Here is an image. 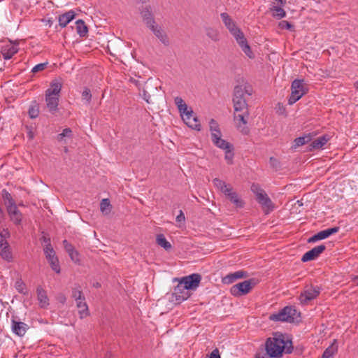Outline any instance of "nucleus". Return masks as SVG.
Returning a JSON list of instances; mask_svg holds the SVG:
<instances>
[{"label": "nucleus", "mask_w": 358, "mask_h": 358, "mask_svg": "<svg viewBox=\"0 0 358 358\" xmlns=\"http://www.w3.org/2000/svg\"><path fill=\"white\" fill-rule=\"evenodd\" d=\"M265 350L269 357L280 358L283 353H291L293 346L291 340L286 335L276 332L267 338Z\"/></svg>", "instance_id": "nucleus-1"}, {"label": "nucleus", "mask_w": 358, "mask_h": 358, "mask_svg": "<svg viewBox=\"0 0 358 358\" xmlns=\"http://www.w3.org/2000/svg\"><path fill=\"white\" fill-rule=\"evenodd\" d=\"M222 20L228 29L229 33L234 36L237 43L241 47L243 52L250 59L254 57V55L248 41L244 36V34L241 29L237 26L236 22L227 13H222L220 14Z\"/></svg>", "instance_id": "nucleus-2"}, {"label": "nucleus", "mask_w": 358, "mask_h": 358, "mask_svg": "<svg viewBox=\"0 0 358 358\" xmlns=\"http://www.w3.org/2000/svg\"><path fill=\"white\" fill-rule=\"evenodd\" d=\"M174 103L180 113L184 122L191 129L196 131H201V125L197 117L194 115V111L189 108L184 100L180 97L174 98Z\"/></svg>", "instance_id": "nucleus-3"}, {"label": "nucleus", "mask_w": 358, "mask_h": 358, "mask_svg": "<svg viewBox=\"0 0 358 358\" xmlns=\"http://www.w3.org/2000/svg\"><path fill=\"white\" fill-rule=\"evenodd\" d=\"M252 89L248 85H238L234 88L233 103L235 112H245L248 110V103L245 95L251 96Z\"/></svg>", "instance_id": "nucleus-4"}, {"label": "nucleus", "mask_w": 358, "mask_h": 358, "mask_svg": "<svg viewBox=\"0 0 358 358\" xmlns=\"http://www.w3.org/2000/svg\"><path fill=\"white\" fill-rule=\"evenodd\" d=\"M296 310L290 306H286L278 313L270 315L269 318L273 321H282L292 322L296 317Z\"/></svg>", "instance_id": "nucleus-5"}, {"label": "nucleus", "mask_w": 358, "mask_h": 358, "mask_svg": "<svg viewBox=\"0 0 358 358\" xmlns=\"http://www.w3.org/2000/svg\"><path fill=\"white\" fill-rule=\"evenodd\" d=\"M292 93L288 99V103L292 105L299 100L306 92L303 80H294L291 86Z\"/></svg>", "instance_id": "nucleus-6"}, {"label": "nucleus", "mask_w": 358, "mask_h": 358, "mask_svg": "<svg viewBox=\"0 0 358 358\" xmlns=\"http://www.w3.org/2000/svg\"><path fill=\"white\" fill-rule=\"evenodd\" d=\"M10 236V232L8 229H3L0 231V256L6 261H11L13 259L12 253L10 250L7 239Z\"/></svg>", "instance_id": "nucleus-7"}, {"label": "nucleus", "mask_w": 358, "mask_h": 358, "mask_svg": "<svg viewBox=\"0 0 358 358\" xmlns=\"http://www.w3.org/2000/svg\"><path fill=\"white\" fill-rule=\"evenodd\" d=\"M251 190L255 194L257 200L262 206L264 210L268 213L273 209V204L265 192L258 187L257 185H252Z\"/></svg>", "instance_id": "nucleus-8"}, {"label": "nucleus", "mask_w": 358, "mask_h": 358, "mask_svg": "<svg viewBox=\"0 0 358 358\" xmlns=\"http://www.w3.org/2000/svg\"><path fill=\"white\" fill-rule=\"evenodd\" d=\"M201 280V277L198 273H192L180 279H175V280H178L189 292L195 290L199 287Z\"/></svg>", "instance_id": "nucleus-9"}, {"label": "nucleus", "mask_w": 358, "mask_h": 358, "mask_svg": "<svg viewBox=\"0 0 358 358\" xmlns=\"http://www.w3.org/2000/svg\"><path fill=\"white\" fill-rule=\"evenodd\" d=\"M320 293L319 287L307 286L303 292H301L299 300L302 305L307 304L309 301L315 299Z\"/></svg>", "instance_id": "nucleus-10"}, {"label": "nucleus", "mask_w": 358, "mask_h": 358, "mask_svg": "<svg viewBox=\"0 0 358 358\" xmlns=\"http://www.w3.org/2000/svg\"><path fill=\"white\" fill-rule=\"evenodd\" d=\"M252 288V280H248L233 285L230 289V293L234 296H241L249 293Z\"/></svg>", "instance_id": "nucleus-11"}, {"label": "nucleus", "mask_w": 358, "mask_h": 358, "mask_svg": "<svg viewBox=\"0 0 358 358\" xmlns=\"http://www.w3.org/2000/svg\"><path fill=\"white\" fill-rule=\"evenodd\" d=\"M190 295V292L178 282V284L175 287L172 293L171 300L176 303H180L187 300Z\"/></svg>", "instance_id": "nucleus-12"}, {"label": "nucleus", "mask_w": 358, "mask_h": 358, "mask_svg": "<svg viewBox=\"0 0 358 358\" xmlns=\"http://www.w3.org/2000/svg\"><path fill=\"white\" fill-rule=\"evenodd\" d=\"M239 114L234 115V120L236 122V125L237 129L244 135H246L249 133L250 129L247 126L248 121L247 118L249 116L248 110L245 112H240Z\"/></svg>", "instance_id": "nucleus-13"}, {"label": "nucleus", "mask_w": 358, "mask_h": 358, "mask_svg": "<svg viewBox=\"0 0 358 358\" xmlns=\"http://www.w3.org/2000/svg\"><path fill=\"white\" fill-rule=\"evenodd\" d=\"M326 249L324 245H317L309 251L306 252L301 257V261L303 262H309L311 260H314L317 258L320 254H322Z\"/></svg>", "instance_id": "nucleus-14"}, {"label": "nucleus", "mask_w": 358, "mask_h": 358, "mask_svg": "<svg viewBox=\"0 0 358 358\" xmlns=\"http://www.w3.org/2000/svg\"><path fill=\"white\" fill-rule=\"evenodd\" d=\"M149 29L152 31L154 35L164 45H169V38L161 26L155 23L151 25Z\"/></svg>", "instance_id": "nucleus-15"}, {"label": "nucleus", "mask_w": 358, "mask_h": 358, "mask_svg": "<svg viewBox=\"0 0 358 358\" xmlns=\"http://www.w3.org/2000/svg\"><path fill=\"white\" fill-rule=\"evenodd\" d=\"M338 231H339L338 227H335L329 228V229L322 230V231L317 233L312 237H310L308 240V242L309 243L316 242L317 241L325 239V238H328L329 236H330L331 235L337 233Z\"/></svg>", "instance_id": "nucleus-16"}, {"label": "nucleus", "mask_w": 358, "mask_h": 358, "mask_svg": "<svg viewBox=\"0 0 358 358\" xmlns=\"http://www.w3.org/2000/svg\"><path fill=\"white\" fill-rule=\"evenodd\" d=\"M29 326L22 322L16 321L14 319L11 321V329L13 334L15 335L22 337L26 334Z\"/></svg>", "instance_id": "nucleus-17"}, {"label": "nucleus", "mask_w": 358, "mask_h": 358, "mask_svg": "<svg viewBox=\"0 0 358 358\" xmlns=\"http://www.w3.org/2000/svg\"><path fill=\"white\" fill-rule=\"evenodd\" d=\"M10 220L15 224H20L22 219V215L17 209L16 203L6 207Z\"/></svg>", "instance_id": "nucleus-18"}, {"label": "nucleus", "mask_w": 358, "mask_h": 358, "mask_svg": "<svg viewBox=\"0 0 358 358\" xmlns=\"http://www.w3.org/2000/svg\"><path fill=\"white\" fill-rule=\"evenodd\" d=\"M215 187L223 193L227 197L229 196L234 191L231 185L226 183L224 181L215 178L213 180Z\"/></svg>", "instance_id": "nucleus-19"}, {"label": "nucleus", "mask_w": 358, "mask_h": 358, "mask_svg": "<svg viewBox=\"0 0 358 358\" xmlns=\"http://www.w3.org/2000/svg\"><path fill=\"white\" fill-rule=\"evenodd\" d=\"M62 86V82L59 79L53 80L49 88L46 90L45 95L59 97Z\"/></svg>", "instance_id": "nucleus-20"}, {"label": "nucleus", "mask_w": 358, "mask_h": 358, "mask_svg": "<svg viewBox=\"0 0 358 358\" xmlns=\"http://www.w3.org/2000/svg\"><path fill=\"white\" fill-rule=\"evenodd\" d=\"M18 51L16 44L8 43L2 46L1 53L5 59H10Z\"/></svg>", "instance_id": "nucleus-21"}, {"label": "nucleus", "mask_w": 358, "mask_h": 358, "mask_svg": "<svg viewBox=\"0 0 358 358\" xmlns=\"http://www.w3.org/2000/svg\"><path fill=\"white\" fill-rule=\"evenodd\" d=\"M284 5L282 0H278L277 3L273 2L271 8L272 15L278 19L283 18L285 16V11L282 8Z\"/></svg>", "instance_id": "nucleus-22"}, {"label": "nucleus", "mask_w": 358, "mask_h": 358, "mask_svg": "<svg viewBox=\"0 0 358 358\" xmlns=\"http://www.w3.org/2000/svg\"><path fill=\"white\" fill-rule=\"evenodd\" d=\"M245 273L243 271H238L234 273H231L222 278V282L223 284L229 285L233 283L238 279L245 277Z\"/></svg>", "instance_id": "nucleus-23"}, {"label": "nucleus", "mask_w": 358, "mask_h": 358, "mask_svg": "<svg viewBox=\"0 0 358 358\" xmlns=\"http://www.w3.org/2000/svg\"><path fill=\"white\" fill-rule=\"evenodd\" d=\"M46 106L51 113H55L58 109L59 97L45 95Z\"/></svg>", "instance_id": "nucleus-24"}, {"label": "nucleus", "mask_w": 358, "mask_h": 358, "mask_svg": "<svg viewBox=\"0 0 358 358\" xmlns=\"http://www.w3.org/2000/svg\"><path fill=\"white\" fill-rule=\"evenodd\" d=\"M222 134H220V135H216V136L210 137L213 143L216 147H217L218 148L222 149V150L230 148L231 145L232 144H231L230 143L222 139Z\"/></svg>", "instance_id": "nucleus-25"}, {"label": "nucleus", "mask_w": 358, "mask_h": 358, "mask_svg": "<svg viewBox=\"0 0 358 358\" xmlns=\"http://www.w3.org/2000/svg\"><path fill=\"white\" fill-rule=\"evenodd\" d=\"M141 15L143 22L146 24V25L148 28L151 25L156 23L154 20L153 15L149 8H148V7L144 8L141 10Z\"/></svg>", "instance_id": "nucleus-26"}, {"label": "nucleus", "mask_w": 358, "mask_h": 358, "mask_svg": "<svg viewBox=\"0 0 358 358\" xmlns=\"http://www.w3.org/2000/svg\"><path fill=\"white\" fill-rule=\"evenodd\" d=\"M37 298L41 308H45L49 306V299L46 292L41 287L37 288Z\"/></svg>", "instance_id": "nucleus-27"}, {"label": "nucleus", "mask_w": 358, "mask_h": 358, "mask_svg": "<svg viewBox=\"0 0 358 358\" xmlns=\"http://www.w3.org/2000/svg\"><path fill=\"white\" fill-rule=\"evenodd\" d=\"M75 17V12L69 10L68 12L59 16V24L62 27H65Z\"/></svg>", "instance_id": "nucleus-28"}, {"label": "nucleus", "mask_w": 358, "mask_h": 358, "mask_svg": "<svg viewBox=\"0 0 358 358\" xmlns=\"http://www.w3.org/2000/svg\"><path fill=\"white\" fill-rule=\"evenodd\" d=\"M76 306L78 309V315L80 318H85L90 315L88 306L85 302V299L76 301Z\"/></svg>", "instance_id": "nucleus-29"}, {"label": "nucleus", "mask_w": 358, "mask_h": 358, "mask_svg": "<svg viewBox=\"0 0 358 358\" xmlns=\"http://www.w3.org/2000/svg\"><path fill=\"white\" fill-rule=\"evenodd\" d=\"M329 139V138L327 135L320 136L317 139L312 141V143L310 145V150H312L322 148L328 142Z\"/></svg>", "instance_id": "nucleus-30"}, {"label": "nucleus", "mask_w": 358, "mask_h": 358, "mask_svg": "<svg viewBox=\"0 0 358 358\" xmlns=\"http://www.w3.org/2000/svg\"><path fill=\"white\" fill-rule=\"evenodd\" d=\"M209 130L210 132V137L222 134L219 124L214 119H210L209 121Z\"/></svg>", "instance_id": "nucleus-31"}, {"label": "nucleus", "mask_w": 358, "mask_h": 358, "mask_svg": "<svg viewBox=\"0 0 358 358\" xmlns=\"http://www.w3.org/2000/svg\"><path fill=\"white\" fill-rule=\"evenodd\" d=\"M227 198L230 200V201L237 208H243L244 206V202L239 197L238 194L236 192H233Z\"/></svg>", "instance_id": "nucleus-32"}, {"label": "nucleus", "mask_w": 358, "mask_h": 358, "mask_svg": "<svg viewBox=\"0 0 358 358\" xmlns=\"http://www.w3.org/2000/svg\"><path fill=\"white\" fill-rule=\"evenodd\" d=\"M156 241L159 245H160L166 250H170L171 248V243L166 239L165 236L163 234L157 235L156 238Z\"/></svg>", "instance_id": "nucleus-33"}, {"label": "nucleus", "mask_w": 358, "mask_h": 358, "mask_svg": "<svg viewBox=\"0 0 358 358\" xmlns=\"http://www.w3.org/2000/svg\"><path fill=\"white\" fill-rule=\"evenodd\" d=\"M71 296L76 302L80 300H85V299L80 285H75L72 289Z\"/></svg>", "instance_id": "nucleus-34"}, {"label": "nucleus", "mask_w": 358, "mask_h": 358, "mask_svg": "<svg viewBox=\"0 0 358 358\" xmlns=\"http://www.w3.org/2000/svg\"><path fill=\"white\" fill-rule=\"evenodd\" d=\"M48 242V245H45V247L44 248L43 250H44V254L45 255V257L48 260L54 258V257H56V254H55V252L53 249V248L52 247L51 244H50V240H48L47 241Z\"/></svg>", "instance_id": "nucleus-35"}, {"label": "nucleus", "mask_w": 358, "mask_h": 358, "mask_svg": "<svg viewBox=\"0 0 358 358\" xmlns=\"http://www.w3.org/2000/svg\"><path fill=\"white\" fill-rule=\"evenodd\" d=\"M112 206L108 199H103L100 203V210L104 215H108L111 211Z\"/></svg>", "instance_id": "nucleus-36"}, {"label": "nucleus", "mask_w": 358, "mask_h": 358, "mask_svg": "<svg viewBox=\"0 0 358 358\" xmlns=\"http://www.w3.org/2000/svg\"><path fill=\"white\" fill-rule=\"evenodd\" d=\"M206 34L213 41H217L220 39V34L217 29L213 27L206 29Z\"/></svg>", "instance_id": "nucleus-37"}, {"label": "nucleus", "mask_w": 358, "mask_h": 358, "mask_svg": "<svg viewBox=\"0 0 358 358\" xmlns=\"http://www.w3.org/2000/svg\"><path fill=\"white\" fill-rule=\"evenodd\" d=\"M76 30L80 36H85L88 31L87 26L81 20L76 21Z\"/></svg>", "instance_id": "nucleus-38"}, {"label": "nucleus", "mask_w": 358, "mask_h": 358, "mask_svg": "<svg viewBox=\"0 0 358 358\" xmlns=\"http://www.w3.org/2000/svg\"><path fill=\"white\" fill-rule=\"evenodd\" d=\"M311 140V136L310 134L305 135L303 136H300L296 138L294 140V147L297 148L301 145H303L308 143Z\"/></svg>", "instance_id": "nucleus-39"}, {"label": "nucleus", "mask_w": 358, "mask_h": 358, "mask_svg": "<svg viewBox=\"0 0 358 358\" xmlns=\"http://www.w3.org/2000/svg\"><path fill=\"white\" fill-rule=\"evenodd\" d=\"M224 151V159L228 164H233V159L234 157V146L233 145H231L230 148L224 149L223 150Z\"/></svg>", "instance_id": "nucleus-40"}, {"label": "nucleus", "mask_w": 358, "mask_h": 358, "mask_svg": "<svg viewBox=\"0 0 358 358\" xmlns=\"http://www.w3.org/2000/svg\"><path fill=\"white\" fill-rule=\"evenodd\" d=\"M2 198L6 207L15 203L11 194L6 189L2 190Z\"/></svg>", "instance_id": "nucleus-41"}, {"label": "nucleus", "mask_w": 358, "mask_h": 358, "mask_svg": "<svg viewBox=\"0 0 358 358\" xmlns=\"http://www.w3.org/2000/svg\"><path fill=\"white\" fill-rule=\"evenodd\" d=\"M15 287L19 293H21L24 295L28 294V291L26 285L22 280H17L15 282Z\"/></svg>", "instance_id": "nucleus-42"}, {"label": "nucleus", "mask_w": 358, "mask_h": 358, "mask_svg": "<svg viewBox=\"0 0 358 358\" xmlns=\"http://www.w3.org/2000/svg\"><path fill=\"white\" fill-rule=\"evenodd\" d=\"M336 351L337 348L332 345L324 351L322 358H333Z\"/></svg>", "instance_id": "nucleus-43"}, {"label": "nucleus", "mask_w": 358, "mask_h": 358, "mask_svg": "<svg viewBox=\"0 0 358 358\" xmlns=\"http://www.w3.org/2000/svg\"><path fill=\"white\" fill-rule=\"evenodd\" d=\"M49 264H50V266L53 271H55L57 273H60V266L59 264V260L57 257H54L49 260H48Z\"/></svg>", "instance_id": "nucleus-44"}, {"label": "nucleus", "mask_w": 358, "mask_h": 358, "mask_svg": "<svg viewBox=\"0 0 358 358\" xmlns=\"http://www.w3.org/2000/svg\"><path fill=\"white\" fill-rule=\"evenodd\" d=\"M29 115L31 119L36 118L39 115V109L37 105L31 106L28 111Z\"/></svg>", "instance_id": "nucleus-45"}, {"label": "nucleus", "mask_w": 358, "mask_h": 358, "mask_svg": "<svg viewBox=\"0 0 358 358\" xmlns=\"http://www.w3.org/2000/svg\"><path fill=\"white\" fill-rule=\"evenodd\" d=\"M72 131L69 128H66L63 131L57 136V140L59 141H64L65 137H70L71 136Z\"/></svg>", "instance_id": "nucleus-46"}, {"label": "nucleus", "mask_w": 358, "mask_h": 358, "mask_svg": "<svg viewBox=\"0 0 358 358\" xmlns=\"http://www.w3.org/2000/svg\"><path fill=\"white\" fill-rule=\"evenodd\" d=\"M47 65H48V62L38 64L32 68L31 72L37 73L39 71H42L45 69Z\"/></svg>", "instance_id": "nucleus-47"}, {"label": "nucleus", "mask_w": 358, "mask_h": 358, "mask_svg": "<svg viewBox=\"0 0 358 358\" xmlns=\"http://www.w3.org/2000/svg\"><path fill=\"white\" fill-rule=\"evenodd\" d=\"M69 255L73 262L76 264L80 263L79 253L76 250H74L73 251L69 252Z\"/></svg>", "instance_id": "nucleus-48"}, {"label": "nucleus", "mask_w": 358, "mask_h": 358, "mask_svg": "<svg viewBox=\"0 0 358 358\" xmlns=\"http://www.w3.org/2000/svg\"><path fill=\"white\" fill-rule=\"evenodd\" d=\"M82 98L83 100H85L87 103H90L92 98V94L90 90L88 88H85L83 90L82 93Z\"/></svg>", "instance_id": "nucleus-49"}, {"label": "nucleus", "mask_w": 358, "mask_h": 358, "mask_svg": "<svg viewBox=\"0 0 358 358\" xmlns=\"http://www.w3.org/2000/svg\"><path fill=\"white\" fill-rule=\"evenodd\" d=\"M64 247L68 254L75 250L74 247L69 243L66 240L63 241Z\"/></svg>", "instance_id": "nucleus-50"}, {"label": "nucleus", "mask_w": 358, "mask_h": 358, "mask_svg": "<svg viewBox=\"0 0 358 358\" xmlns=\"http://www.w3.org/2000/svg\"><path fill=\"white\" fill-rule=\"evenodd\" d=\"M279 26L282 29H290L292 27V24L289 22L285 21V20L281 21L279 23Z\"/></svg>", "instance_id": "nucleus-51"}, {"label": "nucleus", "mask_w": 358, "mask_h": 358, "mask_svg": "<svg viewBox=\"0 0 358 358\" xmlns=\"http://www.w3.org/2000/svg\"><path fill=\"white\" fill-rule=\"evenodd\" d=\"M210 358H220L219 351L217 349L214 350L210 355Z\"/></svg>", "instance_id": "nucleus-52"}, {"label": "nucleus", "mask_w": 358, "mask_h": 358, "mask_svg": "<svg viewBox=\"0 0 358 358\" xmlns=\"http://www.w3.org/2000/svg\"><path fill=\"white\" fill-rule=\"evenodd\" d=\"M185 219V215L182 210L180 211V214L176 217V221L177 222H182L184 221Z\"/></svg>", "instance_id": "nucleus-53"}, {"label": "nucleus", "mask_w": 358, "mask_h": 358, "mask_svg": "<svg viewBox=\"0 0 358 358\" xmlns=\"http://www.w3.org/2000/svg\"><path fill=\"white\" fill-rule=\"evenodd\" d=\"M352 282L354 283V285L358 286V275L357 276H355L353 278H352Z\"/></svg>", "instance_id": "nucleus-54"}, {"label": "nucleus", "mask_w": 358, "mask_h": 358, "mask_svg": "<svg viewBox=\"0 0 358 358\" xmlns=\"http://www.w3.org/2000/svg\"><path fill=\"white\" fill-rule=\"evenodd\" d=\"M50 240V238H47L46 237H43V242L45 243V245H48L47 241Z\"/></svg>", "instance_id": "nucleus-55"}, {"label": "nucleus", "mask_w": 358, "mask_h": 358, "mask_svg": "<svg viewBox=\"0 0 358 358\" xmlns=\"http://www.w3.org/2000/svg\"><path fill=\"white\" fill-rule=\"evenodd\" d=\"M93 286H94V287H99L101 286V285H100V283L96 282V283H94V284L93 285Z\"/></svg>", "instance_id": "nucleus-56"}, {"label": "nucleus", "mask_w": 358, "mask_h": 358, "mask_svg": "<svg viewBox=\"0 0 358 358\" xmlns=\"http://www.w3.org/2000/svg\"><path fill=\"white\" fill-rule=\"evenodd\" d=\"M256 358H271V357H264V356H260V355H259V356H257V357H256Z\"/></svg>", "instance_id": "nucleus-57"}, {"label": "nucleus", "mask_w": 358, "mask_h": 358, "mask_svg": "<svg viewBox=\"0 0 358 358\" xmlns=\"http://www.w3.org/2000/svg\"><path fill=\"white\" fill-rule=\"evenodd\" d=\"M29 137H30V138H32V137H33L31 132H29Z\"/></svg>", "instance_id": "nucleus-58"}, {"label": "nucleus", "mask_w": 358, "mask_h": 358, "mask_svg": "<svg viewBox=\"0 0 358 358\" xmlns=\"http://www.w3.org/2000/svg\"><path fill=\"white\" fill-rule=\"evenodd\" d=\"M2 213V209L0 207V214Z\"/></svg>", "instance_id": "nucleus-59"}, {"label": "nucleus", "mask_w": 358, "mask_h": 358, "mask_svg": "<svg viewBox=\"0 0 358 358\" xmlns=\"http://www.w3.org/2000/svg\"><path fill=\"white\" fill-rule=\"evenodd\" d=\"M356 87H357V88L358 89V82H357V84H356Z\"/></svg>", "instance_id": "nucleus-60"}, {"label": "nucleus", "mask_w": 358, "mask_h": 358, "mask_svg": "<svg viewBox=\"0 0 358 358\" xmlns=\"http://www.w3.org/2000/svg\"><path fill=\"white\" fill-rule=\"evenodd\" d=\"M278 0H274V2L277 3Z\"/></svg>", "instance_id": "nucleus-61"}]
</instances>
